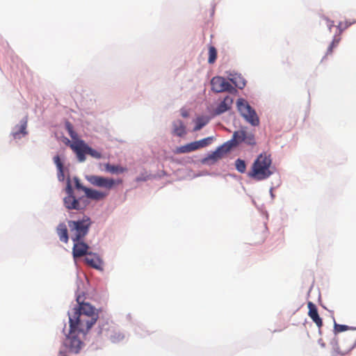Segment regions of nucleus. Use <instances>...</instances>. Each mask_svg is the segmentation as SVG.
Here are the masks:
<instances>
[{
	"label": "nucleus",
	"mask_w": 356,
	"mask_h": 356,
	"mask_svg": "<svg viewBox=\"0 0 356 356\" xmlns=\"http://www.w3.org/2000/svg\"><path fill=\"white\" fill-rule=\"evenodd\" d=\"M65 151V147L58 151L53 156L52 161L56 166L58 181L65 183L62 189L65 193L63 205L69 217L73 218L76 215L74 211L83 215L92 201L104 200L108 196V193L85 185L76 175L71 178L70 163L67 161Z\"/></svg>",
	"instance_id": "nucleus-1"
},
{
	"label": "nucleus",
	"mask_w": 356,
	"mask_h": 356,
	"mask_svg": "<svg viewBox=\"0 0 356 356\" xmlns=\"http://www.w3.org/2000/svg\"><path fill=\"white\" fill-rule=\"evenodd\" d=\"M81 296H77L76 299L79 300ZM71 310L74 311L76 317L72 320V324L74 327L78 328V325L81 322L79 318V315H83L87 319L84 321V328L79 327V329L84 333H88L90 329L96 325L97 321L108 325L109 321H111V316L106 311L105 308L102 306L97 308L90 302L77 300V304L72 302Z\"/></svg>",
	"instance_id": "nucleus-2"
},
{
	"label": "nucleus",
	"mask_w": 356,
	"mask_h": 356,
	"mask_svg": "<svg viewBox=\"0 0 356 356\" xmlns=\"http://www.w3.org/2000/svg\"><path fill=\"white\" fill-rule=\"evenodd\" d=\"M234 165L239 173H246L249 178L257 181L268 179L277 171V168L273 165L271 154H267L264 151L256 156L248 171H247V161L243 159L237 158Z\"/></svg>",
	"instance_id": "nucleus-3"
},
{
	"label": "nucleus",
	"mask_w": 356,
	"mask_h": 356,
	"mask_svg": "<svg viewBox=\"0 0 356 356\" xmlns=\"http://www.w3.org/2000/svg\"><path fill=\"white\" fill-rule=\"evenodd\" d=\"M67 315L68 316V329H71V327H73L74 330V332L72 334V336L77 335L78 338H81V340H83V342L86 343V342H90L91 341L90 346H93L95 343L101 341L102 340V335L104 332H106V335L108 337V331L109 327L108 325L104 324L101 322L97 321V323L96 325L97 327H95L88 333H84V332L80 331L79 329V327H83L84 328V321L86 319H87L86 317L83 316V315H79L78 318L81 321L79 324L78 325V328L74 327L72 324V320L76 317V315H75V313H74L73 310L69 309L67 312Z\"/></svg>",
	"instance_id": "nucleus-4"
},
{
	"label": "nucleus",
	"mask_w": 356,
	"mask_h": 356,
	"mask_svg": "<svg viewBox=\"0 0 356 356\" xmlns=\"http://www.w3.org/2000/svg\"><path fill=\"white\" fill-rule=\"evenodd\" d=\"M243 144L252 148L254 147L257 143L255 135L252 131H249L247 126L240 125L239 129L235 130L229 140L224 142L215 149L221 157L234 150L240 145Z\"/></svg>",
	"instance_id": "nucleus-5"
},
{
	"label": "nucleus",
	"mask_w": 356,
	"mask_h": 356,
	"mask_svg": "<svg viewBox=\"0 0 356 356\" xmlns=\"http://www.w3.org/2000/svg\"><path fill=\"white\" fill-rule=\"evenodd\" d=\"M86 282H85L82 278L77 274L76 279V290L74 291V299L76 304H77V296H81L78 300L79 302L86 301V299H90L92 301L99 303H106L108 300V294L106 291H101L100 292L95 286H92L90 281L86 277Z\"/></svg>",
	"instance_id": "nucleus-6"
},
{
	"label": "nucleus",
	"mask_w": 356,
	"mask_h": 356,
	"mask_svg": "<svg viewBox=\"0 0 356 356\" xmlns=\"http://www.w3.org/2000/svg\"><path fill=\"white\" fill-rule=\"evenodd\" d=\"M67 222L71 233V239L86 238L93 224L91 218L86 213L76 219H67Z\"/></svg>",
	"instance_id": "nucleus-7"
},
{
	"label": "nucleus",
	"mask_w": 356,
	"mask_h": 356,
	"mask_svg": "<svg viewBox=\"0 0 356 356\" xmlns=\"http://www.w3.org/2000/svg\"><path fill=\"white\" fill-rule=\"evenodd\" d=\"M84 178L93 186L92 188H103L102 191H106L108 193L111 190L116 188L123 181L121 178L115 179L95 174L85 175Z\"/></svg>",
	"instance_id": "nucleus-8"
},
{
	"label": "nucleus",
	"mask_w": 356,
	"mask_h": 356,
	"mask_svg": "<svg viewBox=\"0 0 356 356\" xmlns=\"http://www.w3.org/2000/svg\"><path fill=\"white\" fill-rule=\"evenodd\" d=\"M236 106L240 115L247 123L252 127H258L260 124V119L255 108L245 99L238 97Z\"/></svg>",
	"instance_id": "nucleus-9"
},
{
	"label": "nucleus",
	"mask_w": 356,
	"mask_h": 356,
	"mask_svg": "<svg viewBox=\"0 0 356 356\" xmlns=\"http://www.w3.org/2000/svg\"><path fill=\"white\" fill-rule=\"evenodd\" d=\"M234 100L233 97L229 95H226L222 100L218 99V102H215L214 104L207 106L206 111L213 118L227 112H229L230 114H234V113L232 111Z\"/></svg>",
	"instance_id": "nucleus-10"
},
{
	"label": "nucleus",
	"mask_w": 356,
	"mask_h": 356,
	"mask_svg": "<svg viewBox=\"0 0 356 356\" xmlns=\"http://www.w3.org/2000/svg\"><path fill=\"white\" fill-rule=\"evenodd\" d=\"M76 159L78 162L83 163L86 160V154L92 158L100 159L102 158V154L98 149L89 145L83 139L79 138V143L77 147L74 145Z\"/></svg>",
	"instance_id": "nucleus-11"
},
{
	"label": "nucleus",
	"mask_w": 356,
	"mask_h": 356,
	"mask_svg": "<svg viewBox=\"0 0 356 356\" xmlns=\"http://www.w3.org/2000/svg\"><path fill=\"white\" fill-rule=\"evenodd\" d=\"M210 84L211 90L214 93L218 94L222 92H237V90L230 83L227 77L216 75L211 78Z\"/></svg>",
	"instance_id": "nucleus-12"
},
{
	"label": "nucleus",
	"mask_w": 356,
	"mask_h": 356,
	"mask_svg": "<svg viewBox=\"0 0 356 356\" xmlns=\"http://www.w3.org/2000/svg\"><path fill=\"white\" fill-rule=\"evenodd\" d=\"M86 238L71 239L73 242L72 249V256L75 265H76L77 259L81 257H86L90 252L89 244L86 241Z\"/></svg>",
	"instance_id": "nucleus-13"
},
{
	"label": "nucleus",
	"mask_w": 356,
	"mask_h": 356,
	"mask_svg": "<svg viewBox=\"0 0 356 356\" xmlns=\"http://www.w3.org/2000/svg\"><path fill=\"white\" fill-rule=\"evenodd\" d=\"M353 24H338V26L336 28V32L334 33L332 40L329 44L326 53L323 57L321 61H323L326 56L332 54L334 49H335L339 44L341 38V35L347 30Z\"/></svg>",
	"instance_id": "nucleus-14"
},
{
	"label": "nucleus",
	"mask_w": 356,
	"mask_h": 356,
	"mask_svg": "<svg viewBox=\"0 0 356 356\" xmlns=\"http://www.w3.org/2000/svg\"><path fill=\"white\" fill-rule=\"evenodd\" d=\"M84 261L94 269L99 271L104 270V260L97 252H90L89 254L84 257Z\"/></svg>",
	"instance_id": "nucleus-15"
},
{
	"label": "nucleus",
	"mask_w": 356,
	"mask_h": 356,
	"mask_svg": "<svg viewBox=\"0 0 356 356\" xmlns=\"http://www.w3.org/2000/svg\"><path fill=\"white\" fill-rule=\"evenodd\" d=\"M188 132L189 130L182 120L177 119L172 121L170 131L172 136L184 138Z\"/></svg>",
	"instance_id": "nucleus-16"
},
{
	"label": "nucleus",
	"mask_w": 356,
	"mask_h": 356,
	"mask_svg": "<svg viewBox=\"0 0 356 356\" xmlns=\"http://www.w3.org/2000/svg\"><path fill=\"white\" fill-rule=\"evenodd\" d=\"M27 123H28V118L27 116H24L22 118L19 124H16L15 127L13 129L10 135L15 139H21L29 134L27 131Z\"/></svg>",
	"instance_id": "nucleus-17"
},
{
	"label": "nucleus",
	"mask_w": 356,
	"mask_h": 356,
	"mask_svg": "<svg viewBox=\"0 0 356 356\" xmlns=\"http://www.w3.org/2000/svg\"><path fill=\"white\" fill-rule=\"evenodd\" d=\"M227 73L228 74L227 79L234 88L241 90L246 86L247 81L241 73L235 71H229Z\"/></svg>",
	"instance_id": "nucleus-18"
},
{
	"label": "nucleus",
	"mask_w": 356,
	"mask_h": 356,
	"mask_svg": "<svg viewBox=\"0 0 356 356\" xmlns=\"http://www.w3.org/2000/svg\"><path fill=\"white\" fill-rule=\"evenodd\" d=\"M222 157L219 153L215 149L208 151L204 156L197 161L202 165L212 166L217 163Z\"/></svg>",
	"instance_id": "nucleus-19"
},
{
	"label": "nucleus",
	"mask_w": 356,
	"mask_h": 356,
	"mask_svg": "<svg viewBox=\"0 0 356 356\" xmlns=\"http://www.w3.org/2000/svg\"><path fill=\"white\" fill-rule=\"evenodd\" d=\"M212 119L213 118L209 113L207 115H202L201 116H197L196 118H194L193 120L194 126L193 127L192 131L196 132L202 129L209 123Z\"/></svg>",
	"instance_id": "nucleus-20"
},
{
	"label": "nucleus",
	"mask_w": 356,
	"mask_h": 356,
	"mask_svg": "<svg viewBox=\"0 0 356 356\" xmlns=\"http://www.w3.org/2000/svg\"><path fill=\"white\" fill-rule=\"evenodd\" d=\"M328 312L331 314V318L333 321V330L332 332L334 335H338L339 333L346 332L348 330H356V327L355 326H350L345 324H339L337 323L334 316V311L333 310H328Z\"/></svg>",
	"instance_id": "nucleus-21"
},
{
	"label": "nucleus",
	"mask_w": 356,
	"mask_h": 356,
	"mask_svg": "<svg viewBox=\"0 0 356 356\" xmlns=\"http://www.w3.org/2000/svg\"><path fill=\"white\" fill-rule=\"evenodd\" d=\"M104 170L111 175H120L127 171V168L120 164L106 162L104 164Z\"/></svg>",
	"instance_id": "nucleus-22"
},
{
	"label": "nucleus",
	"mask_w": 356,
	"mask_h": 356,
	"mask_svg": "<svg viewBox=\"0 0 356 356\" xmlns=\"http://www.w3.org/2000/svg\"><path fill=\"white\" fill-rule=\"evenodd\" d=\"M56 234L59 238V240L67 243L70 239V235L68 232L67 226L64 222H60L56 227Z\"/></svg>",
	"instance_id": "nucleus-23"
},
{
	"label": "nucleus",
	"mask_w": 356,
	"mask_h": 356,
	"mask_svg": "<svg viewBox=\"0 0 356 356\" xmlns=\"http://www.w3.org/2000/svg\"><path fill=\"white\" fill-rule=\"evenodd\" d=\"M55 138L58 140H61L65 145L69 146L70 149L72 150L73 153L74 152V145L77 147L79 143V138L76 140L72 141L67 136H65L63 131H56L54 133Z\"/></svg>",
	"instance_id": "nucleus-24"
},
{
	"label": "nucleus",
	"mask_w": 356,
	"mask_h": 356,
	"mask_svg": "<svg viewBox=\"0 0 356 356\" xmlns=\"http://www.w3.org/2000/svg\"><path fill=\"white\" fill-rule=\"evenodd\" d=\"M194 151H196V149L193 141L177 146L172 150L173 153L175 154H187Z\"/></svg>",
	"instance_id": "nucleus-25"
},
{
	"label": "nucleus",
	"mask_w": 356,
	"mask_h": 356,
	"mask_svg": "<svg viewBox=\"0 0 356 356\" xmlns=\"http://www.w3.org/2000/svg\"><path fill=\"white\" fill-rule=\"evenodd\" d=\"M330 345L332 346L330 356H342L343 350H341L339 344V338L337 335H334L330 341Z\"/></svg>",
	"instance_id": "nucleus-26"
},
{
	"label": "nucleus",
	"mask_w": 356,
	"mask_h": 356,
	"mask_svg": "<svg viewBox=\"0 0 356 356\" xmlns=\"http://www.w3.org/2000/svg\"><path fill=\"white\" fill-rule=\"evenodd\" d=\"M208 49V58L207 62L209 65L214 64L218 58V50L216 47L213 45L211 41L207 44Z\"/></svg>",
	"instance_id": "nucleus-27"
},
{
	"label": "nucleus",
	"mask_w": 356,
	"mask_h": 356,
	"mask_svg": "<svg viewBox=\"0 0 356 356\" xmlns=\"http://www.w3.org/2000/svg\"><path fill=\"white\" fill-rule=\"evenodd\" d=\"M216 140L215 136H210L200 140H193L196 150L208 147Z\"/></svg>",
	"instance_id": "nucleus-28"
},
{
	"label": "nucleus",
	"mask_w": 356,
	"mask_h": 356,
	"mask_svg": "<svg viewBox=\"0 0 356 356\" xmlns=\"http://www.w3.org/2000/svg\"><path fill=\"white\" fill-rule=\"evenodd\" d=\"M193 157H197V156H186L181 158H171V161L173 163H175L178 165H184L186 166L188 164H197V161H195L193 159Z\"/></svg>",
	"instance_id": "nucleus-29"
},
{
	"label": "nucleus",
	"mask_w": 356,
	"mask_h": 356,
	"mask_svg": "<svg viewBox=\"0 0 356 356\" xmlns=\"http://www.w3.org/2000/svg\"><path fill=\"white\" fill-rule=\"evenodd\" d=\"M64 128L67 132L70 137L72 139V141L76 140L79 137L78 133L74 129L73 124L68 120L65 119L64 122Z\"/></svg>",
	"instance_id": "nucleus-30"
},
{
	"label": "nucleus",
	"mask_w": 356,
	"mask_h": 356,
	"mask_svg": "<svg viewBox=\"0 0 356 356\" xmlns=\"http://www.w3.org/2000/svg\"><path fill=\"white\" fill-rule=\"evenodd\" d=\"M134 331L136 334L140 337H145L150 334L149 332L146 330L145 326L143 324L139 323L138 322L134 323Z\"/></svg>",
	"instance_id": "nucleus-31"
},
{
	"label": "nucleus",
	"mask_w": 356,
	"mask_h": 356,
	"mask_svg": "<svg viewBox=\"0 0 356 356\" xmlns=\"http://www.w3.org/2000/svg\"><path fill=\"white\" fill-rule=\"evenodd\" d=\"M152 179V173H147V172L144 169L143 171L140 172V173L136 177L134 181L136 182H141Z\"/></svg>",
	"instance_id": "nucleus-32"
},
{
	"label": "nucleus",
	"mask_w": 356,
	"mask_h": 356,
	"mask_svg": "<svg viewBox=\"0 0 356 356\" xmlns=\"http://www.w3.org/2000/svg\"><path fill=\"white\" fill-rule=\"evenodd\" d=\"M108 338L110 339L111 341L113 343H119L124 339V334L120 332H113L110 336L108 335Z\"/></svg>",
	"instance_id": "nucleus-33"
},
{
	"label": "nucleus",
	"mask_w": 356,
	"mask_h": 356,
	"mask_svg": "<svg viewBox=\"0 0 356 356\" xmlns=\"http://www.w3.org/2000/svg\"><path fill=\"white\" fill-rule=\"evenodd\" d=\"M307 308H308V316H311L313 315H315L316 314H318V309L316 304H314L313 302L308 300L307 301Z\"/></svg>",
	"instance_id": "nucleus-34"
},
{
	"label": "nucleus",
	"mask_w": 356,
	"mask_h": 356,
	"mask_svg": "<svg viewBox=\"0 0 356 356\" xmlns=\"http://www.w3.org/2000/svg\"><path fill=\"white\" fill-rule=\"evenodd\" d=\"M259 211L260 212L261 215L263 218L266 219V220H268L269 215L268 211L266 209L264 204H261L259 207H257ZM264 226L265 227L266 229H268L267 227V221L264 222Z\"/></svg>",
	"instance_id": "nucleus-35"
},
{
	"label": "nucleus",
	"mask_w": 356,
	"mask_h": 356,
	"mask_svg": "<svg viewBox=\"0 0 356 356\" xmlns=\"http://www.w3.org/2000/svg\"><path fill=\"white\" fill-rule=\"evenodd\" d=\"M168 174L165 170H159L156 173H152V179H160L165 176H168Z\"/></svg>",
	"instance_id": "nucleus-36"
},
{
	"label": "nucleus",
	"mask_w": 356,
	"mask_h": 356,
	"mask_svg": "<svg viewBox=\"0 0 356 356\" xmlns=\"http://www.w3.org/2000/svg\"><path fill=\"white\" fill-rule=\"evenodd\" d=\"M281 184V179H277V184L276 186H274L273 185V183H272V186H270V189H269V194H270V198L272 200H274L275 197V194L273 193V191L280 186V185Z\"/></svg>",
	"instance_id": "nucleus-37"
},
{
	"label": "nucleus",
	"mask_w": 356,
	"mask_h": 356,
	"mask_svg": "<svg viewBox=\"0 0 356 356\" xmlns=\"http://www.w3.org/2000/svg\"><path fill=\"white\" fill-rule=\"evenodd\" d=\"M1 46L5 49V51L8 55L12 56L13 54V49L9 46V44L7 41H2L1 43Z\"/></svg>",
	"instance_id": "nucleus-38"
},
{
	"label": "nucleus",
	"mask_w": 356,
	"mask_h": 356,
	"mask_svg": "<svg viewBox=\"0 0 356 356\" xmlns=\"http://www.w3.org/2000/svg\"><path fill=\"white\" fill-rule=\"evenodd\" d=\"M179 111H180V115L183 118L186 119L190 117V109H187L185 107H182Z\"/></svg>",
	"instance_id": "nucleus-39"
},
{
	"label": "nucleus",
	"mask_w": 356,
	"mask_h": 356,
	"mask_svg": "<svg viewBox=\"0 0 356 356\" xmlns=\"http://www.w3.org/2000/svg\"><path fill=\"white\" fill-rule=\"evenodd\" d=\"M207 175H209L208 170H200L193 175V178L195 179V178L200 177L207 176Z\"/></svg>",
	"instance_id": "nucleus-40"
},
{
	"label": "nucleus",
	"mask_w": 356,
	"mask_h": 356,
	"mask_svg": "<svg viewBox=\"0 0 356 356\" xmlns=\"http://www.w3.org/2000/svg\"><path fill=\"white\" fill-rule=\"evenodd\" d=\"M356 348V339L355 342L346 350H343V355L342 356H346L349 355L355 348Z\"/></svg>",
	"instance_id": "nucleus-41"
},
{
	"label": "nucleus",
	"mask_w": 356,
	"mask_h": 356,
	"mask_svg": "<svg viewBox=\"0 0 356 356\" xmlns=\"http://www.w3.org/2000/svg\"><path fill=\"white\" fill-rule=\"evenodd\" d=\"M225 176L230 177L239 181L242 180V177L235 173L228 172Z\"/></svg>",
	"instance_id": "nucleus-42"
},
{
	"label": "nucleus",
	"mask_w": 356,
	"mask_h": 356,
	"mask_svg": "<svg viewBox=\"0 0 356 356\" xmlns=\"http://www.w3.org/2000/svg\"><path fill=\"white\" fill-rule=\"evenodd\" d=\"M338 26V24H327V27L328 31L332 33L334 31V33L336 32V28Z\"/></svg>",
	"instance_id": "nucleus-43"
},
{
	"label": "nucleus",
	"mask_w": 356,
	"mask_h": 356,
	"mask_svg": "<svg viewBox=\"0 0 356 356\" xmlns=\"http://www.w3.org/2000/svg\"><path fill=\"white\" fill-rule=\"evenodd\" d=\"M310 318L312 320L314 323H316V321H318L322 318L320 316L319 314H316L315 315L309 316Z\"/></svg>",
	"instance_id": "nucleus-44"
},
{
	"label": "nucleus",
	"mask_w": 356,
	"mask_h": 356,
	"mask_svg": "<svg viewBox=\"0 0 356 356\" xmlns=\"http://www.w3.org/2000/svg\"><path fill=\"white\" fill-rule=\"evenodd\" d=\"M317 342L322 348H325L326 347V343L323 341V339H318Z\"/></svg>",
	"instance_id": "nucleus-45"
},
{
	"label": "nucleus",
	"mask_w": 356,
	"mask_h": 356,
	"mask_svg": "<svg viewBox=\"0 0 356 356\" xmlns=\"http://www.w3.org/2000/svg\"><path fill=\"white\" fill-rule=\"evenodd\" d=\"M316 326L318 327V328H322L323 325V318L320 319L318 321H316V323H314Z\"/></svg>",
	"instance_id": "nucleus-46"
},
{
	"label": "nucleus",
	"mask_w": 356,
	"mask_h": 356,
	"mask_svg": "<svg viewBox=\"0 0 356 356\" xmlns=\"http://www.w3.org/2000/svg\"><path fill=\"white\" fill-rule=\"evenodd\" d=\"M127 319L130 321L131 323V324L133 325V326L134 325V323H136L137 322H134L132 321V317H131V314L130 313H129L127 315Z\"/></svg>",
	"instance_id": "nucleus-47"
},
{
	"label": "nucleus",
	"mask_w": 356,
	"mask_h": 356,
	"mask_svg": "<svg viewBox=\"0 0 356 356\" xmlns=\"http://www.w3.org/2000/svg\"><path fill=\"white\" fill-rule=\"evenodd\" d=\"M218 175H220L219 172H209V175H207V176H211V177H215V176H218Z\"/></svg>",
	"instance_id": "nucleus-48"
},
{
	"label": "nucleus",
	"mask_w": 356,
	"mask_h": 356,
	"mask_svg": "<svg viewBox=\"0 0 356 356\" xmlns=\"http://www.w3.org/2000/svg\"><path fill=\"white\" fill-rule=\"evenodd\" d=\"M319 305L324 309H326L327 312H328V309L326 307V306L323 303V302H320Z\"/></svg>",
	"instance_id": "nucleus-49"
},
{
	"label": "nucleus",
	"mask_w": 356,
	"mask_h": 356,
	"mask_svg": "<svg viewBox=\"0 0 356 356\" xmlns=\"http://www.w3.org/2000/svg\"><path fill=\"white\" fill-rule=\"evenodd\" d=\"M309 323L310 326H312V323H309L307 320V318L305 319V321L303 323V325H305L306 324Z\"/></svg>",
	"instance_id": "nucleus-50"
},
{
	"label": "nucleus",
	"mask_w": 356,
	"mask_h": 356,
	"mask_svg": "<svg viewBox=\"0 0 356 356\" xmlns=\"http://www.w3.org/2000/svg\"><path fill=\"white\" fill-rule=\"evenodd\" d=\"M302 305H300L299 307H298L293 312V315L295 314L300 309V307H302Z\"/></svg>",
	"instance_id": "nucleus-51"
},
{
	"label": "nucleus",
	"mask_w": 356,
	"mask_h": 356,
	"mask_svg": "<svg viewBox=\"0 0 356 356\" xmlns=\"http://www.w3.org/2000/svg\"><path fill=\"white\" fill-rule=\"evenodd\" d=\"M318 333L319 335H322L323 334V331H322L321 328H318Z\"/></svg>",
	"instance_id": "nucleus-52"
},
{
	"label": "nucleus",
	"mask_w": 356,
	"mask_h": 356,
	"mask_svg": "<svg viewBox=\"0 0 356 356\" xmlns=\"http://www.w3.org/2000/svg\"><path fill=\"white\" fill-rule=\"evenodd\" d=\"M117 141H118L119 143H124V141L123 140H118V139H115Z\"/></svg>",
	"instance_id": "nucleus-53"
},
{
	"label": "nucleus",
	"mask_w": 356,
	"mask_h": 356,
	"mask_svg": "<svg viewBox=\"0 0 356 356\" xmlns=\"http://www.w3.org/2000/svg\"><path fill=\"white\" fill-rule=\"evenodd\" d=\"M318 303L322 302H321V295H319V296H318Z\"/></svg>",
	"instance_id": "nucleus-54"
},
{
	"label": "nucleus",
	"mask_w": 356,
	"mask_h": 356,
	"mask_svg": "<svg viewBox=\"0 0 356 356\" xmlns=\"http://www.w3.org/2000/svg\"><path fill=\"white\" fill-rule=\"evenodd\" d=\"M252 203H253V204H254L257 207H258L257 206L256 202H255V201H254V200H252Z\"/></svg>",
	"instance_id": "nucleus-55"
},
{
	"label": "nucleus",
	"mask_w": 356,
	"mask_h": 356,
	"mask_svg": "<svg viewBox=\"0 0 356 356\" xmlns=\"http://www.w3.org/2000/svg\"><path fill=\"white\" fill-rule=\"evenodd\" d=\"M312 288V286H311L309 290L308 291V295H309V293H310V291H311Z\"/></svg>",
	"instance_id": "nucleus-56"
},
{
	"label": "nucleus",
	"mask_w": 356,
	"mask_h": 356,
	"mask_svg": "<svg viewBox=\"0 0 356 356\" xmlns=\"http://www.w3.org/2000/svg\"><path fill=\"white\" fill-rule=\"evenodd\" d=\"M241 184L243 185L242 183H241ZM242 188L243 191H245V188L243 186H242Z\"/></svg>",
	"instance_id": "nucleus-57"
},
{
	"label": "nucleus",
	"mask_w": 356,
	"mask_h": 356,
	"mask_svg": "<svg viewBox=\"0 0 356 356\" xmlns=\"http://www.w3.org/2000/svg\"><path fill=\"white\" fill-rule=\"evenodd\" d=\"M307 334L308 337H309V333L308 331L307 332Z\"/></svg>",
	"instance_id": "nucleus-58"
}]
</instances>
